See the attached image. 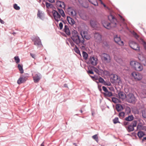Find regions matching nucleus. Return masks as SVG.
Masks as SVG:
<instances>
[{"instance_id": "10", "label": "nucleus", "mask_w": 146, "mask_h": 146, "mask_svg": "<svg viewBox=\"0 0 146 146\" xmlns=\"http://www.w3.org/2000/svg\"><path fill=\"white\" fill-rule=\"evenodd\" d=\"M98 59L97 57L94 56L90 57L89 60V63L94 66H96L98 64Z\"/></svg>"}, {"instance_id": "57", "label": "nucleus", "mask_w": 146, "mask_h": 146, "mask_svg": "<svg viewBox=\"0 0 146 146\" xmlns=\"http://www.w3.org/2000/svg\"><path fill=\"white\" fill-rule=\"evenodd\" d=\"M133 35L136 38H137V37H138V36L136 33H134Z\"/></svg>"}, {"instance_id": "56", "label": "nucleus", "mask_w": 146, "mask_h": 146, "mask_svg": "<svg viewBox=\"0 0 146 146\" xmlns=\"http://www.w3.org/2000/svg\"><path fill=\"white\" fill-rule=\"evenodd\" d=\"M121 59H119V60L116 59V61L119 63H120V62L121 61Z\"/></svg>"}, {"instance_id": "23", "label": "nucleus", "mask_w": 146, "mask_h": 146, "mask_svg": "<svg viewBox=\"0 0 146 146\" xmlns=\"http://www.w3.org/2000/svg\"><path fill=\"white\" fill-rule=\"evenodd\" d=\"M116 108L118 111H121L123 109L122 106L120 104H117L116 106Z\"/></svg>"}, {"instance_id": "2", "label": "nucleus", "mask_w": 146, "mask_h": 146, "mask_svg": "<svg viewBox=\"0 0 146 146\" xmlns=\"http://www.w3.org/2000/svg\"><path fill=\"white\" fill-rule=\"evenodd\" d=\"M56 6L58 10V11L63 17H66L65 13L62 9H65V5L64 3L61 1L58 0L56 2Z\"/></svg>"}, {"instance_id": "16", "label": "nucleus", "mask_w": 146, "mask_h": 146, "mask_svg": "<svg viewBox=\"0 0 146 146\" xmlns=\"http://www.w3.org/2000/svg\"><path fill=\"white\" fill-rule=\"evenodd\" d=\"M102 23L103 26L107 29H109L111 28V25L110 23L107 22L106 20H102Z\"/></svg>"}, {"instance_id": "62", "label": "nucleus", "mask_w": 146, "mask_h": 146, "mask_svg": "<svg viewBox=\"0 0 146 146\" xmlns=\"http://www.w3.org/2000/svg\"><path fill=\"white\" fill-rule=\"evenodd\" d=\"M144 140H146V137H144L143 139H142V141H143Z\"/></svg>"}, {"instance_id": "45", "label": "nucleus", "mask_w": 146, "mask_h": 146, "mask_svg": "<svg viewBox=\"0 0 146 146\" xmlns=\"http://www.w3.org/2000/svg\"><path fill=\"white\" fill-rule=\"evenodd\" d=\"M103 44V46L104 47H108V43L107 41H104Z\"/></svg>"}, {"instance_id": "54", "label": "nucleus", "mask_w": 146, "mask_h": 146, "mask_svg": "<svg viewBox=\"0 0 146 146\" xmlns=\"http://www.w3.org/2000/svg\"><path fill=\"white\" fill-rule=\"evenodd\" d=\"M98 78L97 76H95L94 80H96L99 79Z\"/></svg>"}, {"instance_id": "41", "label": "nucleus", "mask_w": 146, "mask_h": 146, "mask_svg": "<svg viewBox=\"0 0 146 146\" xmlns=\"http://www.w3.org/2000/svg\"><path fill=\"white\" fill-rule=\"evenodd\" d=\"M92 138L98 142V137L97 135H95L92 137Z\"/></svg>"}, {"instance_id": "35", "label": "nucleus", "mask_w": 146, "mask_h": 146, "mask_svg": "<svg viewBox=\"0 0 146 146\" xmlns=\"http://www.w3.org/2000/svg\"><path fill=\"white\" fill-rule=\"evenodd\" d=\"M74 50L76 53L81 56L80 52L79 49L76 47V46L75 48H74Z\"/></svg>"}, {"instance_id": "61", "label": "nucleus", "mask_w": 146, "mask_h": 146, "mask_svg": "<svg viewBox=\"0 0 146 146\" xmlns=\"http://www.w3.org/2000/svg\"><path fill=\"white\" fill-rule=\"evenodd\" d=\"M90 76L92 78L93 80H94V76Z\"/></svg>"}, {"instance_id": "5", "label": "nucleus", "mask_w": 146, "mask_h": 146, "mask_svg": "<svg viewBox=\"0 0 146 146\" xmlns=\"http://www.w3.org/2000/svg\"><path fill=\"white\" fill-rule=\"evenodd\" d=\"M101 59L102 61L106 63H109L111 60V57L108 54L104 53L101 54Z\"/></svg>"}, {"instance_id": "28", "label": "nucleus", "mask_w": 146, "mask_h": 146, "mask_svg": "<svg viewBox=\"0 0 146 146\" xmlns=\"http://www.w3.org/2000/svg\"><path fill=\"white\" fill-rule=\"evenodd\" d=\"M88 1L95 6H97L98 5L97 0H88Z\"/></svg>"}, {"instance_id": "50", "label": "nucleus", "mask_w": 146, "mask_h": 146, "mask_svg": "<svg viewBox=\"0 0 146 146\" xmlns=\"http://www.w3.org/2000/svg\"><path fill=\"white\" fill-rule=\"evenodd\" d=\"M142 125L141 124H138L137 126V129H141V128L142 127Z\"/></svg>"}, {"instance_id": "22", "label": "nucleus", "mask_w": 146, "mask_h": 146, "mask_svg": "<svg viewBox=\"0 0 146 146\" xmlns=\"http://www.w3.org/2000/svg\"><path fill=\"white\" fill-rule=\"evenodd\" d=\"M64 31L68 35H69L70 34V30L67 25H65L64 28Z\"/></svg>"}, {"instance_id": "6", "label": "nucleus", "mask_w": 146, "mask_h": 146, "mask_svg": "<svg viewBox=\"0 0 146 146\" xmlns=\"http://www.w3.org/2000/svg\"><path fill=\"white\" fill-rule=\"evenodd\" d=\"M33 41L34 44L38 47H41L42 46L41 40L39 37L35 36L33 38Z\"/></svg>"}, {"instance_id": "14", "label": "nucleus", "mask_w": 146, "mask_h": 146, "mask_svg": "<svg viewBox=\"0 0 146 146\" xmlns=\"http://www.w3.org/2000/svg\"><path fill=\"white\" fill-rule=\"evenodd\" d=\"M94 40L98 43H100L102 40V36L98 33H96L94 34Z\"/></svg>"}, {"instance_id": "46", "label": "nucleus", "mask_w": 146, "mask_h": 146, "mask_svg": "<svg viewBox=\"0 0 146 146\" xmlns=\"http://www.w3.org/2000/svg\"><path fill=\"white\" fill-rule=\"evenodd\" d=\"M99 81L100 82V83H103V84L104 82V79L102 78L101 77H100L99 79Z\"/></svg>"}, {"instance_id": "21", "label": "nucleus", "mask_w": 146, "mask_h": 146, "mask_svg": "<svg viewBox=\"0 0 146 146\" xmlns=\"http://www.w3.org/2000/svg\"><path fill=\"white\" fill-rule=\"evenodd\" d=\"M37 16L41 19L42 20L44 18V14L42 11L38 10Z\"/></svg>"}, {"instance_id": "15", "label": "nucleus", "mask_w": 146, "mask_h": 146, "mask_svg": "<svg viewBox=\"0 0 146 146\" xmlns=\"http://www.w3.org/2000/svg\"><path fill=\"white\" fill-rule=\"evenodd\" d=\"M113 79L114 80L113 82H117L119 85L122 84V82L119 77L116 74H113Z\"/></svg>"}, {"instance_id": "38", "label": "nucleus", "mask_w": 146, "mask_h": 146, "mask_svg": "<svg viewBox=\"0 0 146 146\" xmlns=\"http://www.w3.org/2000/svg\"><path fill=\"white\" fill-rule=\"evenodd\" d=\"M112 101L113 103H117L118 102V100L115 98L113 97L112 98Z\"/></svg>"}, {"instance_id": "40", "label": "nucleus", "mask_w": 146, "mask_h": 146, "mask_svg": "<svg viewBox=\"0 0 146 146\" xmlns=\"http://www.w3.org/2000/svg\"><path fill=\"white\" fill-rule=\"evenodd\" d=\"M119 16L120 17V20L123 23V24L125 26H126V24L125 22H124V19L123 18L122 16H121L120 15H119Z\"/></svg>"}, {"instance_id": "7", "label": "nucleus", "mask_w": 146, "mask_h": 146, "mask_svg": "<svg viewBox=\"0 0 146 146\" xmlns=\"http://www.w3.org/2000/svg\"><path fill=\"white\" fill-rule=\"evenodd\" d=\"M129 45L133 49L140 51L139 46L136 42L133 41H131L129 43Z\"/></svg>"}, {"instance_id": "39", "label": "nucleus", "mask_w": 146, "mask_h": 146, "mask_svg": "<svg viewBox=\"0 0 146 146\" xmlns=\"http://www.w3.org/2000/svg\"><path fill=\"white\" fill-rule=\"evenodd\" d=\"M93 70L96 73L98 74H100V71L99 70L96 68L95 67H93Z\"/></svg>"}, {"instance_id": "17", "label": "nucleus", "mask_w": 146, "mask_h": 146, "mask_svg": "<svg viewBox=\"0 0 146 146\" xmlns=\"http://www.w3.org/2000/svg\"><path fill=\"white\" fill-rule=\"evenodd\" d=\"M34 82L35 83L38 82L41 78V75L40 73H37L33 76Z\"/></svg>"}, {"instance_id": "27", "label": "nucleus", "mask_w": 146, "mask_h": 146, "mask_svg": "<svg viewBox=\"0 0 146 146\" xmlns=\"http://www.w3.org/2000/svg\"><path fill=\"white\" fill-rule=\"evenodd\" d=\"M133 117L132 115L129 116L128 117H126L125 118V120L127 121H131L133 119Z\"/></svg>"}, {"instance_id": "12", "label": "nucleus", "mask_w": 146, "mask_h": 146, "mask_svg": "<svg viewBox=\"0 0 146 146\" xmlns=\"http://www.w3.org/2000/svg\"><path fill=\"white\" fill-rule=\"evenodd\" d=\"M114 39L116 43L121 46H123L124 43L123 41L121 40L120 37L118 35H116L114 37Z\"/></svg>"}, {"instance_id": "63", "label": "nucleus", "mask_w": 146, "mask_h": 146, "mask_svg": "<svg viewBox=\"0 0 146 146\" xmlns=\"http://www.w3.org/2000/svg\"><path fill=\"white\" fill-rule=\"evenodd\" d=\"M67 84H64V87H67Z\"/></svg>"}, {"instance_id": "47", "label": "nucleus", "mask_w": 146, "mask_h": 146, "mask_svg": "<svg viewBox=\"0 0 146 146\" xmlns=\"http://www.w3.org/2000/svg\"><path fill=\"white\" fill-rule=\"evenodd\" d=\"M30 54L31 56L33 58L35 59L36 58V55L35 54L33 53H30Z\"/></svg>"}, {"instance_id": "31", "label": "nucleus", "mask_w": 146, "mask_h": 146, "mask_svg": "<svg viewBox=\"0 0 146 146\" xmlns=\"http://www.w3.org/2000/svg\"><path fill=\"white\" fill-rule=\"evenodd\" d=\"M137 123V121L134 120L130 124L134 127H136Z\"/></svg>"}, {"instance_id": "26", "label": "nucleus", "mask_w": 146, "mask_h": 146, "mask_svg": "<svg viewBox=\"0 0 146 146\" xmlns=\"http://www.w3.org/2000/svg\"><path fill=\"white\" fill-rule=\"evenodd\" d=\"M127 130L129 132L132 131L134 130V127L131 125H129L127 127H126Z\"/></svg>"}, {"instance_id": "9", "label": "nucleus", "mask_w": 146, "mask_h": 146, "mask_svg": "<svg viewBox=\"0 0 146 146\" xmlns=\"http://www.w3.org/2000/svg\"><path fill=\"white\" fill-rule=\"evenodd\" d=\"M131 75L136 80H140L143 78L141 74L136 72H133L132 73Z\"/></svg>"}, {"instance_id": "33", "label": "nucleus", "mask_w": 146, "mask_h": 146, "mask_svg": "<svg viewBox=\"0 0 146 146\" xmlns=\"http://www.w3.org/2000/svg\"><path fill=\"white\" fill-rule=\"evenodd\" d=\"M90 23L92 27H93V28H94L96 27V23L95 22V21H94L92 20V21H90Z\"/></svg>"}, {"instance_id": "19", "label": "nucleus", "mask_w": 146, "mask_h": 146, "mask_svg": "<svg viewBox=\"0 0 146 146\" xmlns=\"http://www.w3.org/2000/svg\"><path fill=\"white\" fill-rule=\"evenodd\" d=\"M119 98V99L123 100L126 98L127 96L123 92H120L118 94Z\"/></svg>"}, {"instance_id": "20", "label": "nucleus", "mask_w": 146, "mask_h": 146, "mask_svg": "<svg viewBox=\"0 0 146 146\" xmlns=\"http://www.w3.org/2000/svg\"><path fill=\"white\" fill-rule=\"evenodd\" d=\"M67 19L68 23L70 25H72L74 24L75 22L74 20L72 18L70 17L67 16Z\"/></svg>"}, {"instance_id": "13", "label": "nucleus", "mask_w": 146, "mask_h": 146, "mask_svg": "<svg viewBox=\"0 0 146 146\" xmlns=\"http://www.w3.org/2000/svg\"><path fill=\"white\" fill-rule=\"evenodd\" d=\"M28 77L27 76L21 75L18 80L17 83L18 84L25 82L28 79Z\"/></svg>"}, {"instance_id": "44", "label": "nucleus", "mask_w": 146, "mask_h": 146, "mask_svg": "<svg viewBox=\"0 0 146 146\" xmlns=\"http://www.w3.org/2000/svg\"><path fill=\"white\" fill-rule=\"evenodd\" d=\"M104 84L105 86H110L111 85V83L109 82H106L104 81Z\"/></svg>"}, {"instance_id": "48", "label": "nucleus", "mask_w": 146, "mask_h": 146, "mask_svg": "<svg viewBox=\"0 0 146 146\" xmlns=\"http://www.w3.org/2000/svg\"><path fill=\"white\" fill-rule=\"evenodd\" d=\"M68 41L72 46H74V44L71 40H69Z\"/></svg>"}, {"instance_id": "29", "label": "nucleus", "mask_w": 146, "mask_h": 146, "mask_svg": "<svg viewBox=\"0 0 146 146\" xmlns=\"http://www.w3.org/2000/svg\"><path fill=\"white\" fill-rule=\"evenodd\" d=\"M138 136L139 138L142 137L145 135V133L142 131H139L137 133Z\"/></svg>"}, {"instance_id": "24", "label": "nucleus", "mask_w": 146, "mask_h": 146, "mask_svg": "<svg viewBox=\"0 0 146 146\" xmlns=\"http://www.w3.org/2000/svg\"><path fill=\"white\" fill-rule=\"evenodd\" d=\"M104 94L106 96L111 97L113 96V94L111 92L108 91L106 93H104Z\"/></svg>"}, {"instance_id": "34", "label": "nucleus", "mask_w": 146, "mask_h": 146, "mask_svg": "<svg viewBox=\"0 0 146 146\" xmlns=\"http://www.w3.org/2000/svg\"><path fill=\"white\" fill-rule=\"evenodd\" d=\"M14 59L16 63H18L20 62V59L18 56H15Z\"/></svg>"}, {"instance_id": "53", "label": "nucleus", "mask_w": 146, "mask_h": 146, "mask_svg": "<svg viewBox=\"0 0 146 146\" xmlns=\"http://www.w3.org/2000/svg\"><path fill=\"white\" fill-rule=\"evenodd\" d=\"M88 72V73L90 74H94L92 70H89Z\"/></svg>"}, {"instance_id": "1", "label": "nucleus", "mask_w": 146, "mask_h": 146, "mask_svg": "<svg viewBox=\"0 0 146 146\" xmlns=\"http://www.w3.org/2000/svg\"><path fill=\"white\" fill-rule=\"evenodd\" d=\"M82 37H80L77 32L74 31L72 32L71 38L74 42L78 45H82V47H84L82 45H84V42L83 37L87 40H89L90 38V36L88 34L86 31H82L81 32Z\"/></svg>"}, {"instance_id": "11", "label": "nucleus", "mask_w": 146, "mask_h": 146, "mask_svg": "<svg viewBox=\"0 0 146 146\" xmlns=\"http://www.w3.org/2000/svg\"><path fill=\"white\" fill-rule=\"evenodd\" d=\"M58 13L59 12L58 11H57L56 10H53L52 11L54 18L55 20L57 22L60 20L61 16Z\"/></svg>"}, {"instance_id": "32", "label": "nucleus", "mask_w": 146, "mask_h": 146, "mask_svg": "<svg viewBox=\"0 0 146 146\" xmlns=\"http://www.w3.org/2000/svg\"><path fill=\"white\" fill-rule=\"evenodd\" d=\"M113 122L114 124H116L117 123H120L119 122V121L118 118L117 117H116L113 119Z\"/></svg>"}, {"instance_id": "18", "label": "nucleus", "mask_w": 146, "mask_h": 146, "mask_svg": "<svg viewBox=\"0 0 146 146\" xmlns=\"http://www.w3.org/2000/svg\"><path fill=\"white\" fill-rule=\"evenodd\" d=\"M108 18L111 21V23L114 24L115 25L116 24L117 20L112 15L108 16Z\"/></svg>"}, {"instance_id": "60", "label": "nucleus", "mask_w": 146, "mask_h": 146, "mask_svg": "<svg viewBox=\"0 0 146 146\" xmlns=\"http://www.w3.org/2000/svg\"><path fill=\"white\" fill-rule=\"evenodd\" d=\"M124 124L125 125H126L127 124V122H125L124 123Z\"/></svg>"}, {"instance_id": "51", "label": "nucleus", "mask_w": 146, "mask_h": 146, "mask_svg": "<svg viewBox=\"0 0 146 146\" xmlns=\"http://www.w3.org/2000/svg\"><path fill=\"white\" fill-rule=\"evenodd\" d=\"M102 89H103V91L105 92V93H106V92H107V91H108L107 90L106 88L104 86L102 87Z\"/></svg>"}, {"instance_id": "4", "label": "nucleus", "mask_w": 146, "mask_h": 146, "mask_svg": "<svg viewBox=\"0 0 146 146\" xmlns=\"http://www.w3.org/2000/svg\"><path fill=\"white\" fill-rule=\"evenodd\" d=\"M126 100L128 102L131 103H135L136 101V99L134 95L131 93L127 96Z\"/></svg>"}, {"instance_id": "3", "label": "nucleus", "mask_w": 146, "mask_h": 146, "mask_svg": "<svg viewBox=\"0 0 146 146\" xmlns=\"http://www.w3.org/2000/svg\"><path fill=\"white\" fill-rule=\"evenodd\" d=\"M130 65L132 68L138 71H141L143 69V66L139 62L134 61H131L130 63Z\"/></svg>"}, {"instance_id": "49", "label": "nucleus", "mask_w": 146, "mask_h": 146, "mask_svg": "<svg viewBox=\"0 0 146 146\" xmlns=\"http://www.w3.org/2000/svg\"><path fill=\"white\" fill-rule=\"evenodd\" d=\"M63 25L62 23H60L59 24V27L60 29L61 30L62 29Z\"/></svg>"}, {"instance_id": "64", "label": "nucleus", "mask_w": 146, "mask_h": 146, "mask_svg": "<svg viewBox=\"0 0 146 146\" xmlns=\"http://www.w3.org/2000/svg\"><path fill=\"white\" fill-rule=\"evenodd\" d=\"M40 146H44L43 144V142L40 145Z\"/></svg>"}, {"instance_id": "37", "label": "nucleus", "mask_w": 146, "mask_h": 146, "mask_svg": "<svg viewBox=\"0 0 146 146\" xmlns=\"http://www.w3.org/2000/svg\"><path fill=\"white\" fill-rule=\"evenodd\" d=\"M125 113L123 112H120L119 113V116L120 118H123L124 116Z\"/></svg>"}, {"instance_id": "55", "label": "nucleus", "mask_w": 146, "mask_h": 146, "mask_svg": "<svg viewBox=\"0 0 146 146\" xmlns=\"http://www.w3.org/2000/svg\"><path fill=\"white\" fill-rule=\"evenodd\" d=\"M0 22L1 24H4L5 23L4 22L3 20H2L0 18Z\"/></svg>"}, {"instance_id": "8", "label": "nucleus", "mask_w": 146, "mask_h": 146, "mask_svg": "<svg viewBox=\"0 0 146 146\" xmlns=\"http://www.w3.org/2000/svg\"><path fill=\"white\" fill-rule=\"evenodd\" d=\"M66 12L68 14L72 16H75L77 13L76 11L71 7L68 8L67 9Z\"/></svg>"}, {"instance_id": "58", "label": "nucleus", "mask_w": 146, "mask_h": 146, "mask_svg": "<svg viewBox=\"0 0 146 146\" xmlns=\"http://www.w3.org/2000/svg\"><path fill=\"white\" fill-rule=\"evenodd\" d=\"M49 2L53 3L54 2V0H48Z\"/></svg>"}, {"instance_id": "52", "label": "nucleus", "mask_w": 146, "mask_h": 146, "mask_svg": "<svg viewBox=\"0 0 146 146\" xmlns=\"http://www.w3.org/2000/svg\"><path fill=\"white\" fill-rule=\"evenodd\" d=\"M142 44L146 50V43L145 42L143 41Z\"/></svg>"}, {"instance_id": "30", "label": "nucleus", "mask_w": 146, "mask_h": 146, "mask_svg": "<svg viewBox=\"0 0 146 146\" xmlns=\"http://www.w3.org/2000/svg\"><path fill=\"white\" fill-rule=\"evenodd\" d=\"M82 54L85 60H86L88 58V54L86 52L84 51H83Z\"/></svg>"}, {"instance_id": "25", "label": "nucleus", "mask_w": 146, "mask_h": 146, "mask_svg": "<svg viewBox=\"0 0 146 146\" xmlns=\"http://www.w3.org/2000/svg\"><path fill=\"white\" fill-rule=\"evenodd\" d=\"M18 67L20 71V72L21 74H22L24 72L23 70V66L22 65L19 64L18 65Z\"/></svg>"}, {"instance_id": "36", "label": "nucleus", "mask_w": 146, "mask_h": 146, "mask_svg": "<svg viewBox=\"0 0 146 146\" xmlns=\"http://www.w3.org/2000/svg\"><path fill=\"white\" fill-rule=\"evenodd\" d=\"M46 5V7L47 8H51L52 6V4L50 3H49L48 2H46L45 3Z\"/></svg>"}, {"instance_id": "59", "label": "nucleus", "mask_w": 146, "mask_h": 146, "mask_svg": "<svg viewBox=\"0 0 146 146\" xmlns=\"http://www.w3.org/2000/svg\"><path fill=\"white\" fill-rule=\"evenodd\" d=\"M101 2V3L102 4H103V5L104 6V7H106V5L104 3H103L102 2L101 0H99Z\"/></svg>"}, {"instance_id": "43", "label": "nucleus", "mask_w": 146, "mask_h": 146, "mask_svg": "<svg viewBox=\"0 0 146 146\" xmlns=\"http://www.w3.org/2000/svg\"><path fill=\"white\" fill-rule=\"evenodd\" d=\"M142 115L143 117L146 118V110H143L142 111Z\"/></svg>"}, {"instance_id": "42", "label": "nucleus", "mask_w": 146, "mask_h": 146, "mask_svg": "<svg viewBox=\"0 0 146 146\" xmlns=\"http://www.w3.org/2000/svg\"><path fill=\"white\" fill-rule=\"evenodd\" d=\"M13 7L16 10H19L20 9L19 7L16 4H14L13 5Z\"/></svg>"}]
</instances>
